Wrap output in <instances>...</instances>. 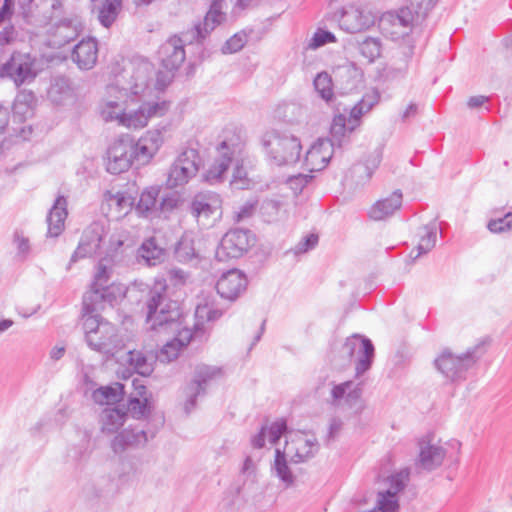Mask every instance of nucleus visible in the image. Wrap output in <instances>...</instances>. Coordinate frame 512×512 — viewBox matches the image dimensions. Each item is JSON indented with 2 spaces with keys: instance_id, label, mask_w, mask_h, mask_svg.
<instances>
[{
  "instance_id": "obj_38",
  "label": "nucleus",
  "mask_w": 512,
  "mask_h": 512,
  "mask_svg": "<svg viewBox=\"0 0 512 512\" xmlns=\"http://www.w3.org/2000/svg\"><path fill=\"white\" fill-rule=\"evenodd\" d=\"M156 360L153 353L138 350H129L126 359L129 366L142 376H149L153 372Z\"/></svg>"
},
{
  "instance_id": "obj_15",
  "label": "nucleus",
  "mask_w": 512,
  "mask_h": 512,
  "mask_svg": "<svg viewBox=\"0 0 512 512\" xmlns=\"http://www.w3.org/2000/svg\"><path fill=\"white\" fill-rule=\"evenodd\" d=\"M250 247L249 232L242 229L228 231L221 239L215 258L219 262L241 257Z\"/></svg>"
},
{
  "instance_id": "obj_35",
  "label": "nucleus",
  "mask_w": 512,
  "mask_h": 512,
  "mask_svg": "<svg viewBox=\"0 0 512 512\" xmlns=\"http://www.w3.org/2000/svg\"><path fill=\"white\" fill-rule=\"evenodd\" d=\"M100 309L88 311L83 303V329L85 332V340L89 347H101L96 331L99 330L100 325L106 321L98 314Z\"/></svg>"
},
{
  "instance_id": "obj_22",
  "label": "nucleus",
  "mask_w": 512,
  "mask_h": 512,
  "mask_svg": "<svg viewBox=\"0 0 512 512\" xmlns=\"http://www.w3.org/2000/svg\"><path fill=\"white\" fill-rule=\"evenodd\" d=\"M103 228L99 224H92L83 231L78 247L72 254L68 268L80 259L91 257L100 248Z\"/></svg>"
},
{
  "instance_id": "obj_7",
  "label": "nucleus",
  "mask_w": 512,
  "mask_h": 512,
  "mask_svg": "<svg viewBox=\"0 0 512 512\" xmlns=\"http://www.w3.org/2000/svg\"><path fill=\"white\" fill-rule=\"evenodd\" d=\"M476 350V347L471 348L460 356L454 355L449 350H444L435 359V366L444 377L451 381L464 379L466 372L478 359V356L475 355Z\"/></svg>"
},
{
  "instance_id": "obj_52",
  "label": "nucleus",
  "mask_w": 512,
  "mask_h": 512,
  "mask_svg": "<svg viewBox=\"0 0 512 512\" xmlns=\"http://www.w3.org/2000/svg\"><path fill=\"white\" fill-rule=\"evenodd\" d=\"M382 22H390L394 27L407 29L413 22V14L409 8H401L396 14L387 15Z\"/></svg>"
},
{
  "instance_id": "obj_11",
  "label": "nucleus",
  "mask_w": 512,
  "mask_h": 512,
  "mask_svg": "<svg viewBox=\"0 0 512 512\" xmlns=\"http://www.w3.org/2000/svg\"><path fill=\"white\" fill-rule=\"evenodd\" d=\"M135 164L132 154L131 136L122 135L115 139L106 153V170L111 174H120Z\"/></svg>"
},
{
  "instance_id": "obj_20",
  "label": "nucleus",
  "mask_w": 512,
  "mask_h": 512,
  "mask_svg": "<svg viewBox=\"0 0 512 512\" xmlns=\"http://www.w3.org/2000/svg\"><path fill=\"white\" fill-rule=\"evenodd\" d=\"M223 1L213 0L203 21L192 28L191 35L193 40L202 43L217 26L226 20V14L223 12Z\"/></svg>"
},
{
  "instance_id": "obj_59",
  "label": "nucleus",
  "mask_w": 512,
  "mask_h": 512,
  "mask_svg": "<svg viewBox=\"0 0 512 512\" xmlns=\"http://www.w3.org/2000/svg\"><path fill=\"white\" fill-rule=\"evenodd\" d=\"M333 42H336V38L333 33L326 31V30L318 29L314 33V35L309 43V48L316 49V48H319L327 43H333Z\"/></svg>"
},
{
  "instance_id": "obj_9",
  "label": "nucleus",
  "mask_w": 512,
  "mask_h": 512,
  "mask_svg": "<svg viewBox=\"0 0 512 512\" xmlns=\"http://www.w3.org/2000/svg\"><path fill=\"white\" fill-rule=\"evenodd\" d=\"M190 211L200 225L211 226L221 216L222 200L215 192H199L190 203Z\"/></svg>"
},
{
  "instance_id": "obj_28",
  "label": "nucleus",
  "mask_w": 512,
  "mask_h": 512,
  "mask_svg": "<svg viewBox=\"0 0 512 512\" xmlns=\"http://www.w3.org/2000/svg\"><path fill=\"white\" fill-rule=\"evenodd\" d=\"M96 337L101 347L90 348L97 352L113 356L123 347L122 340L117 333L115 325L108 321L100 325L99 330L96 331Z\"/></svg>"
},
{
  "instance_id": "obj_24",
  "label": "nucleus",
  "mask_w": 512,
  "mask_h": 512,
  "mask_svg": "<svg viewBox=\"0 0 512 512\" xmlns=\"http://www.w3.org/2000/svg\"><path fill=\"white\" fill-rule=\"evenodd\" d=\"M184 40L174 36L163 43L158 51L162 66L169 72L177 70L186 58Z\"/></svg>"
},
{
  "instance_id": "obj_30",
  "label": "nucleus",
  "mask_w": 512,
  "mask_h": 512,
  "mask_svg": "<svg viewBox=\"0 0 512 512\" xmlns=\"http://www.w3.org/2000/svg\"><path fill=\"white\" fill-rule=\"evenodd\" d=\"M446 454L447 451L442 446L423 440L420 442L419 465L431 471L442 464Z\"/></svg>"
},
{
  "instance_id": "obj_25",
  "label": "nucleus",
  "mask_w": 512,
  "mask_h": 512,
  "mask_svg": "<svg viewBox=\"0 0 512 512\" xmlns=\"http://www.w3.org/2000/svg\"><path fill=\"white\" fill-rule=\"evenodd\" d=\"M382 161V150L375 149L370 152L363 161L355 163L350 169L348 176L356 184H365L368 182L375 170Z\"/></svg>"
},
{
  "instance_id": "obj_6",
  "label": "nucleus",
  "mask_w": 512,
  "mask_h": 512,
  "mask_svg": "<svg viewBox=\"0 0 512 512\" xmlns=\"http://www.w3.org/2000/svg\"><path fill=\"white\" fill-rule=\"evenodd\" d=\"M40 72V61L27 52L14 51L9 59L0 64V79H8L16 87L32 83Z\"/></svg>"
},
{
  "instance_id": "obj_39",
  "label": "nucleus",
  "mask_w": 512,
  "mask_h": 512,
  "mask_svg": "<svg viewBox=\"0 0 512 512\" xmlns=\"http://www.w3.org/2000/svg\"><path fill=\"white\" fill-rule=\"evenodd\" d=\"M105 199L114 217L119 219L126 216L133 208L134 199L125 192H107Z\"/></svg>"
},
{
  "instance_id": "obj_1",
  "label": "nucleus",
  "mask_w": 512,
  "mask_h": 512,
  "mask_svg": "<svg viewBox=\"0 0 512 512\" xmlns=\"http://www.w3.org/2000/svg\"><path fill=\"white\" fill-rule=\"evenodd\" d=\"M146 307V323L149 329L160 334L174 335L173 339L163 345L156 355L158 361L169 363L175 360L180 351L191 342L194 337L193 332L190 328L183 326L179 304L167 298L166 285L163 282H155L150 289Z\"/></svg>"
},
{
  "instance_id": "obj_13",
  "label": "nucleus",
  "mask_w": 512,
  "mask_h": 512,
  "mask_svg": "<svg viewBox=\"0 0 512 512\" xmlns=\"http://www.w3.org/2000/svg\"><path fill=\"white\" fill-rule=\"evenodd\" d=\"M217 151L219 154L218 158L215 159L204 174L205 181L211 185L223 182L227 169L233 162L236 154L242 152V146L239 142L224 140L219 144Z\"/></svg>"
},
{
  "instance_id": "obj_41",
  "label": "nucleus",
  "mask_w": 512,
  "mask_h": 512,
  "mask_svg": "<svg viewBox=\"0 0 512 512\" xmlns=\"http://www.w3.org/2000/svg\"><path fill=\"white\" fill-rule=\"evenodd\" d=\"M289 456L286 455V451L280 448L275 450V458L271 467L272 473H274L285 486H291L294 483V475L288 465Z\"/></svg>"
},
{
  "instance_id": "obj_46",
  "label": "nucleus",
  "mask_w": 512,
  "mask_h": 512,
  "mask_svg": "<svg viewBox=\"0 0 512 512\" xmlns=\"http://www.w3.org/2000/svg\"><path fill=\"white\" fill-rule=\"evenodd\" d=\"M122 394L123 385L116 383L114 386H105L96 389L92 394V398L95 403L109 405L118 402Z\"/></svg>"
},
{
  "instance_id": "obj_55",
  "label": "nucleus",
  "mask_w": 512,
  "mask_h": 512,
  "mask_svg": "<svg viewBox=\"0 0 512 512\" xmlns=\"http://www.w3.org/2000/svg\"><path fill=\"white\" fill-rule=\"evenodd\" d=\"M247 42V35L243 32L235 33L222 46L223 54H232L240 51Z\"/></svg>"
},
{
  "instance_id": "obj_50",
  "label": "nucleus",
  "mask_w": 512,
  "mask_h": 512,
  "mask_svg": "<svg viewBox=\"0 0 512 512\" xmlns=\"http://www.w3.org/2000/svg\"><path fill=\"white\" fill-rule=\"evenodd\" d=\"M174 163L197 173L201 165V158L196 149L186 148L177 156Z\"/></svg>"
},
{
  "instance_id": "obj_43",
  "label": "nucleus",
  "mask_w": 512,
  "mask_h": 512,
  "mask_svg": "<svg viewBox=\"0 0 512 512\" xmlns=\"http://www.w3.org/2000/svg\"><path fill=\"white\" fill-rule=\"evenodd\" d=\"M158 195L159 189L157 187L145 189L141 193L139 202L135 207L136 212L142 217H151L156 212Z\"/></svg>"
},
{
  "instance_id": "obj_34",
  "label": "nucleus",
  "mask_w": 512,
  "mask_h": 512,
  "mask_svg": "<svg viewBox=\"0 0 512 512\" xmlns=\"http://www.w3.org/2000/svg\"><path fill=\"white\" fill-rule=\"evenodd\" d=\"M82 30V22L77 16L64 18L55 26L54 36L56 37V43L60 46L69 43L74 40Z\"/></svg>"
},
{
  "instance_id": "obj_17",
  "label": "nucleus",
  "mask_w": 512,
  "mask_h": 512,
  "mask_svg": "<svg viewBox=\"0 0 512 512\" xmlns=\"http://www.w3.org/2000/svg\"><path fill=\"white\" fill-rule=\"evenodd\" d=\"M347 144L348 143L339 144L331 134L330 138H319L306 152L304 166L310 172L323 170L334 153V147L337 146L341 148Z\"/></svg>"
},
{
  "instance_id": "obj_8",
  "label": "nucleus",
  "mask_w": 512,
  "mask_h": 512,
  "mask_svg": "<svg viewBox=\"0 0 512 512\" xmlns=\"http://www.w3.org/2000/svg\"><path fill=\"white\" fill-rule=\"evenodd\" d=\"M319 448L320 445L315 434L305 431H289L283 449L291 463L299 464L313 458Z\"/></svg>"
},
{
  "instance_id": "obj_57",
  "label": "nucleus",
  "mask_w": 512,
  "mask_h": 512,
  "mask_svg": "<svg viewBox=\"0 0 512 512\" xmlns=\"http://www.w3.org/2000/svg\"><path fill=\"white\" fill-rule=\"evenodd\" d=\"M266 432L269 442L276 444L284 433H288L286 421L284 419L276 420L269 427H266Z\"/></svg>"
},
{
  "instance_id": "obj_45",
  "label": "nucleus",
  "mask_w": 512,
  "mask_h": 512,
  "mask_svg": "<svg viewBox=\"0 0 512 512\" xmlns=\"http://www.w3.org/2000/svg\"><path fill=\"white\" fill-rule=\"evenodd\" d=\"M240 154H236L233 162L235 164L230 184L236 189H249L253 185L252 179L248 176V172L244 167V161L240 158Z\"/></svg>"
},
{
  "instance_id": "obj_31",
  "label": "nucleus",
  "mask_w": 512,
  "mask_h": 512,
  "mask_svg": "<svg viewBox=\"0 0 512 512\" xmlns=\"http://www.w3.org/2000/svg\"><path fill=\"white\" fill-rule=\"evenodd\" d=\"M127 411L125 407L107 406L100 414L101 430L106 434L116 433L126 422Z\"/></svg>"
},
{
  "instance_id": "obj_29",
  "label": "nucleus",
  "mask_w": 512,
  "mask_h": 512,
  "mask_svg": "<svg viewBox=\"0 0 512 512\" xmlns=\"http://www.w3.org/2000/svg\"><path fill=\"white\" fill-rule=\"evenodd\" d=\"M148 441L147 433L143 429H125L118 433L111 441V449L121 454L127 449L144 446Z\"/></svg>"
},
{
  "instance_id": "obj_61",
  "label": "nucleus",
  "mask_w": 512,
  "mask_h": 512,
  "mask_svg": "<svg viewBox=\"0 0 512 512\" xmlns=\"http://www.w3.org/2000/svg\"><path fill=\"white\" fill-rule=\"evenodd\" d=\"M24 16L28 23L39 27L47 25L50 21V16L45 14L34 13L33 11H31V8L29 9V11L24 12Z\"/></svg>"
},
{
  "instance_id": "obj_16",
  "label": "nucleus",
  "mask_w": 512,
  "mask_h": 512,
  "mask_svg": "<svg viewBox=\"0 0 512 512\" xmlns=\"http://www.w3.org/2000/svg\"><path fill=\"white\" fill-rule=\"evenodd\" d=\"M163 143L164 136L161 129L147 130L137 140L131 136L132 154L135 164H148L157 154Z\"/></svg>"
},
{
  "instance_id": "obj_26",
  "label": "nucleus",
  "mask_w": 512,
  "mask_h": 512,
  "mask_svg": "<svg viewBox=\"0 0 512 512\" xmlns=\"http://www.w3.org/2000/svg\"><path fill=\"white\" fill-rule=\"evenodd\" d=\"M72 61L81 70H91L97 63L98 44L94 38L82 39L73 49Z\"/></svg>"
},
{
  "instance_id": "obj_51",
  "label": "nucleus",
  "mask_w": 512,
  "mask_h": 512,
  "mask_svg": "<svg viewBox=\"0 0 512 512\" xmlns=\"http://www.w3.org/2000/svg\"><path fill=\"white\" fill-rule=\"evenodd\" d=\"M12 244L16 249V258L25 261L31 254L32 247L29 238L23 231L16 230L13 233Z\"/></svg>"
},
{
  "instance_id": "obj_48",
  "label": "nucleus",
  "mask_w": 512,
  "mask_h": 512,
  "mask_svg": "<svg viewBox=\"0 0 512 512\" xmlns=\"http://www.w3.org/2000/svg\"><path fill=\"white\" fill-rule=\"evenodd\" d=\"M313 84L315 90L325 102L329 103L333 100V81L327 72L318 73L314 78Z\"/></svg>"
},
{
  "instance_id": "obj_40",
  "label": "nucleus",
  "mask_w": 512,
  "mask_h": 512,
  "mask_svg": "<svg viewBox=\"0 0 512 512\" xmlns=\"http://www.w3.org/2000/svg\"><path fill=\"white\" fill-rule=\"evenodd\" d=\"M138 258L149 266H155L164 260L165 250L156 243L154 238H149L138 249Z\"/></svg>"
},
{
  "instance_id": "obj_54",
  "label": "nucleus",
  "mask_w": 512,
  "mask_h": 512,
  "mask_svg": "<svg viewBox=\"0 0 512 512\" xmlns=\"http://www.w3.org/2000/svg\"><path fill=\"white\" fill-rule=\"evenodd\" d=\"M176 257L181 262H188L196 257V252L193 247L192 240L182 238L175 249Z\"/></svg>"
},
{
  "instance_id": "obj_47",
  "label": "nucleus",
  "mask_w": 512,
  "mask_h": 512,
  "mask_svg": "<svg viewBox=\"0 0 512 512\" xmlns=\"http://www.w3.org/2000/svg\"><path fill=\"white\" fill-rule=\"evenodd\" d=\"M196 174L197 173H195L194 170H189L187 167H181L173 162L168 173L166 185L169 188L183 186L188 183L191 178L196 176Z\"/></svg>"
},
{
  "instance_id": "obj_19",
  "label": "nucleus",
  "mask_w": 512,
  "mask_h": 512,
  "mask_svg": "<svg viewBox=\"0 0 512 512\" xmlns=\"http://www.w3.org/2000/svg\"><path fill=\"white\" fill-rule=\"evenodd\" d=\"M224 309L212 294H202L198 297L195 308V324L193 335L198 337L205 332V324L214 322L223 314Z\"/></svg>"
},
{
  "instance_id": "obj_21",
  "label": "nucleus",
  "mask_w": 512,
  "mask_h": 512,
  "mask_svg": "<svg viewBox=\"0 0 512 512\" xmlns=\"http://www.w3.org/2000/svg\"><path fill=\"white\" fill-rule=\"evenodd\" d=\"M247 278L240 270L231 269L222 274L216 284L217 293L221 298L234 301L247 288Z\"/></svg>"
},
{
  "instance_id": "obj_64",
  "label": "nucleus",
  "mask_w": 512,
  "mask_h": 512,
  "mask_svg": "<svg viewBox=\"0 0 512 512\" xmlns=\"http://www.w3.org/2000/svg\"><path fill=\"white\" fill-rule=\"evenodd\" d=\"M343 422L339 418H332L329 424L328 441L334 440L341 431Z\"/></svg>"
},
{
  "instance_id": "obj_37",
  "label": "nucleus",
  "mask_w": 512,
  "mask_h": 512,
  "mask_svg": "<svg viewBox=\"0 0 512 512\" xmlns=\"http://www.w3.org/2000/svg\"><path fill=\"white\" fill-rule=\"evenodd\" d=\"M438 226L436 223H431L419 229V242L416 247V253L412 250L409 257L415 261L420 256L430 252L436 245Z\"/></svg>"
},
{
  "instance_id": "obj_5",
  "label": "nucleus",
  "mask_w": 512,
  "mask_h": 512,
  "mask_svg": "<svg viewBox=\"0 0 512 512\" xmlns=\"http://www.w3.org/2000/svg\"><path fill=\"white\" fill-rule=\"evenodd\" d=\"M154 75L153 65L147 60L129 63L124 67L113 83L127 93L130 102L142 101L150 89V82Z\"/></svg>"
},
{
  "instance_id": "obj_14",
  "label": "nucleus",
  "mask_w": 512,
  "mask_h": 512,
  "mask_svg": "<svg viewBox=\"0 0 512 512\" xmlns=\"http://www.w3.org/2000/svg\"><path fill=\"white\" fill-rule=\"evenodd\" d=\"M221 373V369L217 367L207 365L196 367L193 380L184 389L186 396L184 410L187 414L195 408L197 397L205 394L208 383L219 377Z\"/></svg>"
},
{
  "instance_id": "obj_10",
  "label": "nucleus",
  "mask_w": 512,
  "mask_h": 512,
  "mask_svg": "<svg viewBox=\"0 0 512 512\" xmlns=\"http://www.w3.org/2000/svg\"><path fill=\"white\" fill-rule=\"evenodd\" d=\"M108 281L107 267L99 264L91 288L83 296L85 308L88 311L103 309L105 303L111 304L115 300L114 287L108 285Z\"/></svg>"
},
{
  "instance_id": "obj_33",
  "label": "nucleus",
  "mask_w": 512,
  "mask_h": 512,
  "mask_svg": "<svg viewBox=\"0 0 512 512\" xmlns=\"http://www.w3.org/2000/svg\"><path fill=\"white\" fill-rule=\"evenodd\" d=\"M335 78L339 88L344 93H349L358 88L362 80V73L354 64H346L335 70Z\"/></svg>"
},
{
  "instance_id": "obj_49",
  "label": "nucleus",
  "mask_w": 512,
  "mask_h": 512,
  "mask_svg": "<svg viewBox=\"0 0 512 512\" xmlns=\"http://www.w3.org/2000/svg\"><path fill=\"white\" fill-rule=\"evenodd\" d=\"M358 50L367 63L371 64L381 56L382 45L379 39L368 37L359 43Z\"/></svg>"
},
{
  "instance_id": "obj_58",
  "label": "nucleus",
  "mask_w": 512,
  "mask_h": 512,
  "mask_svg": "<svg viewBox=\"0 0 512 512\" xmlns=\"http://www.w3.org/2000/svg\"><path fill=\"white\" fill-rule=\"evenodd\" d=\"M318 243V236L316 234L306 235L300 240L290 251L294 255L304 254L307 251L313 249Z\"/></svg>"
},
{
  "instance_id": "obj_62",
  "label": "nucleus",
  "mask_w": 512,
  "mask_h": 512,
  "mask_svg": "<svg viewBox=\"0 0 512 512\" xmlns=\"http://www.w3.org/2000/svg\"><path fill=\"white\" fill-rule=\"evenodd\" d=\"M241 473L247 478L255 479L257 473V464L251 456H247L243 462Z\"/></svg>"
},
{
  "instance_id": "obj_23",
  "label": "nucleus",
  "mask_w": 512,
  "mask_h": 512,
  "mask_svg": "<svg viewBox=\"0 0 512 512\" xmlns=\"http://www.w3.org/2000/svg\"><path fill=\"white\" fill-rule=\"evenodd\" d=\"M374 16L361 7L349 6L342 11L339 26L349 33H358L374 24Z\"/></svg>"
},
{
  "instance_id": "obj_63",
  "label": "nucleus",
  "mask_w": 512,
  "mask_h": 512,
  "mask_svg": "<svg viewBox=\"0 0 512 512\" xmlns=\"http://www.w3.org/2000/svg\"><path fill=\"white\" fill-rule=\"evenodd\" d=\"M16 38V31L13 26H8L0 32V47L10 44Z\"/></svg>"
},
{
  "instance_id": "obj_2",
  "label": "nucleus",
  "mask_w": 512,
  "mask_h": 512,
  "mask_svg": "<svg viewBox=\"0 0 512 512\" xmlns=\"http://www.w3.org/2000/svg\"><path fill=\"white\" fill-rule=\"evenodd\" d=\"M129 101L127 93L111 82L106 85L98 104L99 116L106 123L139 130L146 127L152 118L164 116L170 106L166 101H143L137 109L127 110Z\"/></svg>"
},
{
  "instance_id": "obj_60",
  "label": "nucleus",
  "mask_w": 512,
  "mask_h": 512,
  "mask_svg": "<svg viewBox=\"0 0 512 512\" xmlns=\"http://www.w3.org/2000/svg\"><path fill=\"white\" fill-rule=\"evenodd\" d=\"M313 176L308 174L293 175L288 178L287 184L297 194L312 180Z\"/></svg>"
},
{
  "instance_id": "obj_44",
  "label": "nucleus",
  "mask_w": 512,
  "mask_h": 512,
  "mask_svg": "<svg viewBox=\"0 0 512 512\" xmlns=\"http://www.w3.org/2000/svg\"><path fill=\"white\" fill-rule=\"evenodd\" d=\"M48 94L51 100L56 103H60L65 98L71 97L73 88L69 78L65 76L54 77Z\"/></svg>"
},
{
  "instance_id": "obj_4",
  "label": "nucleus",
  "mask_w": 512,
  "mask_h": 512,
  "mask_svg": "<svg viewBox=\"0 0 512 512\" xmlns=\"http://www.w3.org/2000/svg\"><path fill=\"white\" fill-rule=\"evenodd\" d=\"M261 143L271 165L285 166L298 162L302 145L300 139L287 130L266 131Z\"/></svg>"
},
{
  "instance_id": "obj_42",
  "label": "nucleus",
  "mask_w": 512,
  "mask_h": 512,
  "mask_svg": "<svg viewBox=\"0 0 512 512\" xmlns=\"http://www.w3.org/2000/svg\"><path fill=\"white\" fill-rule=\"evenodd\" d=\"M35 95L30 90H21L15 97L13 103V113L19 120H24L33 114V107L35 103Z\"/></svg>"
},
{
  "instance_id": "obj_18",
  "label": "nucleus",
  "mask_w": 512,
  "mask_h": 512,
  "mask_svg": "<svg viewBox=\"0 0 512 512\" xmlns=\"http://www.w3.org/2000/svg\"><path fill=\"white\" fill-rule=\"evenodd\" d=\"M342 354L350 361L354 354H359V359L356 364V374L361 375L366 372L372 363L374 356V346L367 338H362L359 335H353L346 339L342 345Z\"/></svg>"
},
{
  "instance_id": "obj_12",
  "label": "nucleus",
  "mask_w": 512,
  "mask_h": 512,
  "mask_svg": "<svg viewBox=\"0 0 512 512\" xmlns=\"http://www.w3.org/2000/svg\"><path fill=\"white\" fill-rule=\"evenodd\" d=\"M362 385L354 381L333 384L330 392L331 404L337 408L351 410L359 414L364 409Z\"/></svg>"
},
{
  "instance_id": "obj_53",
  "label": "nucleus",
  "mask_w": 512,
  "mask_h": 512,
  "mask_svg": "<svg viewBox=\"0 0 512 512\" xmlns=\"http://www.w3.org/2000/svg\"><path fill=\"white\" fill-rule=\"evenodd\" d=\"M146 392V388L144 386H141L140 390L138 391V394L143 397V399L140 398H131L129 400L127 408L125 410L127 413L129 412L132 417L134 418H141L145 415L147 410V398L144 397V394Z\"/></svg>"
},
{
  "instance_id": "obj_3",
  "label": "nucleus",
  "mask_w": 512,
  "mask_h": 512,
  "mask_svg": "<svg viewBox=\"0 0 512 512\" xmlns=\"http://www.w3.org/2000/svg\"><path fill=\"white\" fill-rule=\"evenodd\" d=\"M381 94L377 89L367 91L362 98L349 110L340 112L339 109L333 115L330 125V133L339 143H349L351 135L361 126L363 116L367 115L380 102Z\"/></svg>"
},
{
  "instance_id": "obj_27",
  "label": "nucleus",
  "mask_w": 512,
  "mask_h": 512,
  "mask_svg": "<svg viewBox=\"0 0 512 512\" xmlns=\"http://www.w3.org/2000/svg\"><path fill=\"white\" fill-rule=\"evenodd\" d=\"M67 199L60 195L58 196L46 218L47 222V236L56 238L62 234L65 228V220L68 216Z\"/></svg>"
},
{
  "instance_id": "obj_32",
  "label": "nucleus",
  "mask_w": 512,
  "mask_h": 512,
  "mask_svg": "<svg viewBox=\"0 0 512 512\" xmlns=\"http://www.w3.org/2000/svg\"><path fill=\"white\" fill-rule=\"evenodd\" d=\"M402 206V193L396 190L388 197L378 200L370 209L369 216L373 220H383L393 215Z\"/></svg>"
},
{
  "instance_id": "obj_36",
  "label": "nucleus",
  "mask_w": 512,
  "mask_h": 512,
  "mask_svg": "<svg viewBox=\"0 0 512 512\" xmlns=\"http://www.w3.org/2000/svg\"><path fill=\"white\" fill-rule=\"evenodd\" d=\"M122 2L123 0H103L95 4L92 11L103 27L110 28L114 24L121 11Z\"/></svg>"
},
{
  "instance_id": "obj_56",
  "label": "nucleus",
  "mask_w": 512,
  "mask_h": 512,
  "mask_svg": "<svg viewBox=\"0 0 512 512\" xmlns=\"http://www.w3.org/2000/svg\"><path fill=\"white\" fill-rule=\"evenodd\" d=\"M487 228L492 233H503L512 230V213L509 212L501 218L491 219Z\"/></svg>"
}]
</instances>
